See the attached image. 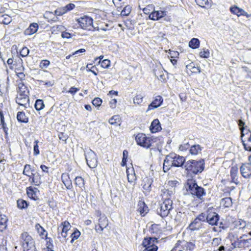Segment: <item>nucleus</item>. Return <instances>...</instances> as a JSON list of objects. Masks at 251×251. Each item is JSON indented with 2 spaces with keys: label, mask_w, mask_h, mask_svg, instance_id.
Instances as JSON below:
<instances>
[{
  "label": "nucleus",
  "mask_w": 251,
  "mask_h": 251,
  "mask_svg": "<svg viewBox=\"0 0 251 251\" xmlns=\"http://www.w3.org/2000/svg\"><path fill=\"white\" fill-rule=\"evenodd\" d=\"M221 204L225 207H229L232 205V199L229 197L222 199L221 201Z\"/></svg>",
  "instance_id": "36"
},
{
  "label": "nucleus",
  "mask_w": 251,
  "mask_h": 251,
  "mask_svg": "<svg viewBox=\"0 0 251 251\" xmlns=\"http://www.w3.org/2000/svg\"><path fill=\"white\" fill-rule=\"evenodd\" d=\"M189 148V145L188 143H185L183 145H181L179 147V150L181 151H184L188 149Z\"/></svg>",
  "instance_id": "62"
},
{
  "label": "nucleus",
  "mask_w": 251,
  "mask_h": 251,
  "mask_svg": "<svg viewBox=\"0 0 251 251\" xmlns=\"http://www.w3.org/2000/svg\"><path fill=\"white\" fill-rule=\"evenodd\" d=\"M126 174L129 182H134L136 180V176L133 167L127 168Z\"/></svg>",
  "instance_id": "22"
},
{
  "label": "nucleus",
  "mask_w": 251,
  "mask_h": 251,
  "mask_svg": "<svg viewBox=\"0 0 251 251\" xmlns=\"http://www.w3.org/2000/svg\"><path fill=\"white\" fill-rule=\"evenodd\" d=\"M38 25L36 23L30 24L29 26L25 31V35H30L35 33L38 29Z\"/></svg>",
  "instance_id": "25"
},
{
  "label": "nucleus",
  "mask_w": 251,
  "mask_h": 251,
  "mask_svg": "<svg viewBox=\"0 0 251 251\" xmlns=\"http://www.w3.org/2000/svg\"><path fill=\"white\" fill-rule=\"evenodd\" d=\"M135 140L137 145L147 149L151 146L153 141L151 137H147L143 133L137 134L135 136Z\"/></svg>",
  "instance_id": "5"
},
{
  "label": "nucleus",
  "mask_w": 251,
  "mask_h": 251,
  "mask_svg": "<svg viewBox=\"0 0 251 251\" xmlns=\"http://www.w3.org/2000/svg\"><path fill=\"white\" fill-rule=\"evenodd\" d=\"M70 224L68 221H66L62 223L57 229L58 238H61V237L66 238L68 235V231L70 229Z\"/></svg>",
  "instance_id": "9"
},
{
  "label": "nucleus",
  "mask_w": 251,
  "mask_h": 251,
  "mask_svg": "<svg viewBox=\"0 0 251 251\" xmlns=\"http://www.w3.org/2000/svg\"><path fill=\"white\" fill-rule=\"evenodd\" d=\"M17 119L19 122L26 123L28 122V118L25 113L23 112H18L17 115Z\"/></svg>",
  "instance_id": "33"
},
{
  "label": "nucleus",
  "mask_w": 251,
  "mask_h": 251,
  "mask_svg": "<svg viewBox=\"0 0 251 251\" xmlns=\"http://www.w3.org/2000/svg\"><path fill=\"white\" fill-rule=\"evenodd\" d=\"M93 64H87L86 69L87 71H91L95 75H97L98 70L95 66H93Z\"/></svg>",
  "instance_id": "44"
},
{
  "label": "nucleus",
  "mask_w": 251,
  "mask_h": 251,
  "mask_svg": "<svg viewBox=\"0 0 251 251\" xmlns=\"http://www.w3.org/2000/svg\"><path fill=\"white\" fill-rule=\"evenodd\" d=\"M85 155L88 166L91 168H96L98 164L96 154L91 150H89Z\"/></svg>",
  "instance_id": "7"
},
{
  "label": "nucleus",
  "mask_w": 251,
  "mask_h": 251,
  "mask_svg": "<svg viewBox=\"0 0 251 251\" xmlns=\"http://www.w3.org/2000/svg\"><path fill=\"white\" fill-rule=\"evenodd\" d=\"M209 51L208 49H203L202 50L200 51V56L201 57L208 58L209 56Z\"/></svg>",
  "instance_id": "48"
},
{
  "label": "nucleus",
  "mask_w": 251,
  "mask_h": 251,
  "mask_svg": "<svg viewBox=\"0 0 251 251\" xmlns=\"http://www.w3.org/2000/svg\"><path fill=\"white\" fill-rule=\"evenodd\" d=\"M44 18L49 22H56L58 20V18L55 15L54 13L50 11H46L44 14Z\"/></svg>",
  "instance_id": "27"
},
{
  "label": "nucleus",
  "mask_w": 251,
  "mask_h": 251,
  "mask_svg": "<svg viewBox=\"0 0 251 251\" xmlns=\"http://www.w3.org/2000/svg\"><path fill=\"white\" fill-rule=\"evenodd\" d=\"M200 41L197 38H192L189 43V46L193 49H198L200 46Z\"/></svg>",
  "instance_id": "35"
},
{
  "label": "nucleus",
  "mask_w": 251,
  "mask_h": 251,
  "mask_svg": "<svg viewBox=\"0 0 251 251\" xmlns=\"http://www.w3.org/2000/svg\"><path fill=\"white\" fill-rule=\"evenodd\" d=\"M163 100V99L161 96H156L154 100L149 105L147 112L149 110H153L160 106L162 104Z\"/></svg>",
  "instance_id": "15"
},
{
  "label": "nucleus",
  "mask_w": 251,
  "mask_h": 251,
  "mask_svg": "<svg viewBox=\"0 0 251 251\" xmlns=\"http://www.w3.org/2000/svg\"><path fill=\"white\" fill-rule=\"evenodd\" d=\"M173 195L174 192L172 190L166 189L161 190V196L163 201L160 204L159 209L157 210V212L162 217L167 216L173 209V201L171 198Z\"/></svg>",
  "instance_id": "1"
},
{
  "label": "nucleus",
  "mask_w": 251,
  "mask_h": 251,
  "mask_svg": "<svg viewBox=\"0 0 251 251\" xmlns=\"http://www.w3.org/2000/svg\"><path fill=\"white\" fill-rule=\"evenodd\" d=\"M80 235V232L79 231H78L77 229H76L75 230L71 235V237H72V240L71 241V242L72 243L75 241V240L77 239Z\"/></svg>",
  "instance_id": "46"
},
{
  "label": "nucleus",
  "mask_w": 251,
  "mask_h": 251,
  "mask_svg": "<svg viewBox=\"0 0 251 251\" xmlns=\"http://www.w3.org/2000/svg\"><path fill=\"white\" fill-rule=\"evenodd\" d=\"M138 211L140 212V214H143V215L148 212V207L144 201H140L138 202Z\"/></svg>",
  "instance_id": "28"
},
{
  "label": "nucleus",
  "mask_w": 251,
  "mask_h": 251,
  "mask_svg": "<svg viewBox=\"0 0 251 251\" xmlns=\"http://www.w3.org/2000/svg\"><path fill=\"white\" fill-rule=\"evenodd\" d=\"M186 69L188 74L189 73H199L200 72V68L198 66V64H188L186 66Z\"/></svg>",
  "instance_id": "21"
},
{
  "label": "nucleus",
  "mask_w": 251,
  "mask_h": 251,
  "mask_svg": "<svg viewBox=\"0 0 251 251\" xmlns=\"http://www.w3.org/2000/svg\"><path fill=\"white\" fill-rule=\"evenodd\" d=\"M219 220V215L214 212H209L207 215V221L206 222L209 223V224L211 225H217L218 222Z\"/></svg>",
  "instance_id": "13"
},
{
  "label": "nucleus",
  "mask_w": 251,
  "mask_h": 251,
  "mask_svg": "<svg viewBox=\"0 0 251 251\" xmlns=\"http://www.w3.org/2000/svg\"><path fill=\"white\" fill-rule=\"evenodd\" d=\"M187 190L191 195L196 196L200 200H202L205 196L204 189L198 185L196 180L194 179H188L187 181Z\"/></svg>",
  "instance_id": "2"
},
{
  "label": "nucleus",
  "mask_w": 251,
  "mask_h": 251,
  "mask_svg": "<svg viewBox=\"0 0 251 251\" xmlns=\"http://www.w3.org/2000/svg\"><path fill=\"white\" fill-rule=\"evenodd\" d=\"M143 97L141 95H137L133 99V102L135 104H140L143 101Z\"/></svg>",
  "instance_id": "51"
},
{
  "label": "nucleus",
  "mask_w": 251,
  "mask_h": 251,
  "mask_svg": "<svg viewBox=\"0 0 251 251\" xmlns=\"http://www.w3.org/2000/svg\"><path fill=\"white\" fill-rule=\"evenodd\" d=\"M29 53V50L27 48L25 47L23 48L22 50L20 51V55L22 56H26L28 55Z\"/></svg>",
  "instance_id": "57"
},
{
  "label": "nucleus",
  "mask_w": 251,
  "mask_h": 251,
  "mask_svg": "<svg viewBox=\"0 0 251 251\" xmlns=\"http://www.w3.org/2000/svg\"><path fill=\"white\" fill-rule=\"evenodd\" d=\"M80 26L84 29L91 30L93 27V19L88 16H83L77 20Z\"/></svg>",
  "instance_id": "8"
},
{
  "label": "nucleus",
  "mask_w": 251,
  "mask_h": 251,
  "mask_svg": "<svg viewBox=\"0 0 251 251\" xmlns=\"http://www.w3.org/2000/svg\"><path fill=\"white\" fill-rule=\"evenodd\" d=\"M238 169L237 167H232L230 170V175L232 178L235 177L237 174Z\"/></svg>",
  "instance_id": "58"
},
{
  "label": "nucleus",
  "mask_w": 251,
  "mask_h": 251,
  "mask_svg": "<svg viewBox=\"0 0 251 251\" xmlns=\"http://www.w3.org/2000/svg\"><path fill=\"white\" fill-rule=\"evenodd\" d=\"M67 10L65 9H58L54 11V14L56 16H61L65 13Z\"/></svg>",
  "instance_id": "56"
},
{
  "label": "nucleus",
  "mask_w": 251,
  "mask_h": 251,
  "mask_svg": "<svg viewBox=\"0 0 251 251\" xmlns=\"http://www.w3.org/2000/svg\"><path fill=\"white\" fill-rule=\"evenodd\" d=\"M3 129L5 134V136L8 135V128L6 126V124L4 122V118L2 111H0V130Z\"/></svg>",
  "instance_id": "24"
},
{
  "label": "nucleus",
  "mask_w": 251,
  "mask_h": 251,
  "mask_svg": "<svg viewBox=\"0 0 251 251\" xmlns=\"http://www.w3.org/2000/svg\"><path fill=\"white\" fill-rule=\"evenodd\" d=\"M201 150V147L199 145H195L191 147L190 152L191 154H197Z\"/></svg>",
  "instance_id": "39"
},
{
  "label": "nucleus",
  "mask_w": 251,
  "mask_h": 251,
  "mask_svg": "<svg viewBox=\"0 0 251 251\" xmlns=\"http://www.w3.org/2000/svg\"><path fill=\"white\" fill-rule=\"evenodd\" d=\"M14 65H15V71L23 72L24 68L23 67L22 64H14Z\"/></svg>",
  "instance_id": "60"
},
{
  "label": "nucleus",
  "mask_w": 251,
  "mask_h": 251,
  "mask_svg": "<svg viewBox=\"0 0 251 251\" xmlns=\"http://www.w3.org/2000/svg\"><path fill=\"white\" fill-rule=\"evenodd\" d=\"M38 142H39L38 140H35L34 142V145L33 147V153L35 155H37L40 153L39 147L38 145Z\"/></svg>",
  "instance_id": "53"
},
{
  "label": "nucleus",
  "mask_w": 251,
  "mask_h": 251,
  "mask_svg": "<svg viewBox=\"0 0 251 251\" xmlns=\"http://www.w3.org/2000/svg\"><path fill=\"white\" fill-rule=\"evenodd\" d=\"M157 239L155 237L145 238L141 245L144 248L143 251H157V246L155 243H157Z\"/></svg>",
  "instance_id": "6"
},
{
  "label": "nucleus",
  "mask_w": 251,
  "mask_h": 251,
  "mask_svg": "<svg viewBox=\"0 0 251 251\" xmlns=\"http://www.w3.org/2000/svg\"><path fill=\"white\" fill-rule=\"evenodd\" d=\"M181 248V241L178 240L177 241L176 244H175V247L172 250V251H184Z\"/></svg>",
  "instance_id": "47"
},
{
  "label": "nucleus",
  "mask_w": 251,
  "mask_h": 251,
  "mask_svg": "<svg viewBox=\"0 0 251 251\" xmlns=\"http://www.w3.org/2000/svg\"><path fill=\"white\" fill-rule=\"evenodd\" d=\"M8 219L4 215H0V231H3L7 227Z\"/></svg>",
  "instance_id": "30"
},
{
  "label": "nucleus",
  "mask_w": 251,
  "mask_h": 251,
  "mask_svg": "<svg viewBox=\"0 0 251 251\" xmlns=\"http://www.w3.org/2000/svg\"><path fill=\"white\" fill-rule=\"evenodd\" d=\"M196 219L198 220L201 223V222H206L207 221V215L205 214L202 213L200 214Z\"/></svg>",
  "instance_id": "52"
},
{
  "label": "nucleus",
  "mask_w": 251,
  "mask_h": 251,
  "mask_svg": "<svg viewBox=\"0 0 251 251\" xmlns=\"http://www.w3.org/2000/svg\"><path fill=\"white\" fill-rule=\"evenodd\" d=\"M131 12V7L129 5L126 6L124 9L122 10L121 15L122 16H127Z\"/></svg>",
  "instance_id": "45"
},
{
  "label": "nucleus",
  "mask_w": 251,
  "mask_h": 251,
  "mask_svg": "<svg viewBox=\"0 0 251 251\" xmlns=\"http://www.w3.org/2000/svg\"><path fill=\"white\" fill-rule=\"evenodd\" d=\"M62 182L64 183L67 189H71L73 185L71 180L70 179L69 175L66 174H63L61 176Z\"/></svg>",
  "instance_id": "23"
},
{
  "label": "nucleus",
  "mask_w": 251,
  "mask_h": 251,
  "mask_svg": "<svg viewBox=\"0 0 251 251\" xmlns=\"http://www.w3.org/2000/svg\"><path fill=\"white\" fill-rule=\"evenodd\" d=\"M18 96L28 97L29 91L28 89L22 82L18 84Z\"/></svg>",
  "instance_id": "19"
},
{
  "label": "nucleus",
  "mask_w": 251,
  "mask_h": 251,
  "mask_svg": "<svg viewBox=\"0 0 251 251\" xmlns=\"http://www.w3.org/2000/svg\"><path fill=\"white\" fill-rule=\"evenodd\" d=\"M171 156L170 154L167 155L164 160L163 170L164 172H168L172 167H174Z\"/></svg>",
  "instance_id": "17"
},
{
  "label": "nucleus",
  "mask_w": 251,
  "mask_h": 251,
  "mask_svg": "<svg viewBox=\"0 0 251 251\" xmlns=\"http://www.w3.org/2000/svg\"><path fill=\"white\" fill-rule=\"evenodd\" d=\"M35 228L40 235H44V233L45 232V230L39 224H37L35 225Z\"/></svg>",
  "instance_id": "54"
},
{
  "label": "nucleus",
  "mask_w": 251,
  "mask_h": 251,
  "mask_svg": "<svg viewBox=\"0 0 251 251\" xmlns=\"http://www.w3.org/2000/svg\"><path fill=\"white\" fill-rule=\"evenodd\" d=\"M109 122L111 125L118 124L120 125L121 123V118L119 115H114L109 119Z\"/></svg>",
  "instance_id": "40"
},
{
  "label": "nucleus",
  "mask_w": 251,
  "mask_h": 251,
  "mask_svg": "<svg viewBox=\"0 0 251 251\" xmlns=\"http://www.w3.org/2000/svg\"><path fill=\"white\" fill-rule=\"evenodd\" d=\"M179 55V53L178 51L174 50L171 51L170 50L169 55H168V57L170 58V61L172 63H173V61L176 62V58H178Z\"/></svg>",
  "instance_id": "38"
},
{
  "label": "nucleus",
  "mask_w": 251,
  "mask_h": 251,
  "mask_svg": "<svg viewBox=\"0 0 251 251\" xmlns=\"http://www.w3.org/2000/svg\"><path fill=\"white\" fill-rule=\"evenodd\" d=\"M15 72L17 75V76L21 79H22L25 77V75L23 72H18L15 71Z\"/></svg>",
  "instance_id": "63"
},
{
  "label": "nucleus",
  "mask_w": 251,
  "mask_h": 251,
  "mask_svg": "<svg viewBox=\"0 0 251 251\" xmlns=\"http://www.w3.org/2000/svg\"><path fill=\"white\" fill-rule=\"evenodd\" d=\"M230 10L232 13L236 15L238 17L240 16H245L247 18L251 17V14H248L244 9L236 6L231 7Z\"/></svg>",
  "instance_id": "14"
},
{
  "label": "nucleus",
  "mask_w": 251,
  "mask_h": 251,
  "mask_svg": "<svg viewBox=\"0 0 251 251\" xmlns=\"http://www.w3.org/2000/svg\"><path fill=\"white\" fill-rule=\"evenodd\" d=\"M204 161L203 159L199 161L190 160L187 161L184 165V168L187 173L190 174L196 175L201 173L204 170Z\"/></svg>",
  "instance_id": "3"
},
{
  "label": "nucleus",
  "mask_w": 251,
  "mask_h": 251,
  "mask_svg": "<svg viewBox=\"0 0 251 251\" xmlns=\"http://www.w3.org/2000/svg\"><path fill=\"white\" fill-rule=\"evenodd\" d=\"M16 101L18 104L25 107L26 104L28 103L29 97L17 96Z\"/></svg>",
  "instance_id": "26"
},
{
  "label": "nucleus",
  "mask_w": 251,
  "mask_h": 251,
  "mask_svg": "<svg viewBox=\"0 0 251 251\" xmlns=\"http://www.w3.org/2000/svg\"><path fill=\"white\" fill-rule=\"evenodd\" d=\"M202 226L201 223L196 218L189 225L190 229L193 231L199 229Z\"/></svg>",
  "instance_id": "29"
},
{
  "label": "nucleus",
  "mask_w": 251,
  "mask_h": 251,
  "mask_svg": "<svg viewBox=\"0 0 251 251\" xmlns=\"http://www.w3.org/2000/svg\"><path fill=\"white\" fill-rule=\"evenodd\" d=\"M195 1L197 4L201 7L209 5L208 0H195Z\"/></svg>",
  "instance_id": "49"
},
{
  "label": "nucleus",
  "mask_w": 251,
  "mask_h": 251,
  "mask_svg": "<svg viewBox=\"0 0 251 251\" xmlns=\"http://www.w3.org/2000/svg\"><path fill=\"white\" fill-rule=\"evenodd\" d=\"M161 129L160 122L158 119H154L151 123L150 130L152 133H155Z\"/></svg>",
  "instance_id": "20"
},
{
  "label": "nucleus",
  "mask_w": 251,
  "mask_h": 251,
  "mask_svg": "<svg viewBox=\"0 0 251 251\" xmlns=\"http://www.w3.org/2000/svg\"><path fill=\"white\" fill-rule=\"evenodd\" d=\"M241 175L245 178L251 176V165L250 164H242L240 168Z\"/></svg>",
  "instance_id": "12"
},
{
  "label": "nucleus",
  "mask_w": 251,
  "mask_h": 251,
  "mask_svg": "<svg viewBox=\"0 0 251 251\" xmlns=\"http://www.w3.org/2000/svg\"><path fill=\"white\" fill-rule=\"evenodd\" d=\"M34 171V169L31 168V165H30L29 164H26L24 166L23 174L29 177L30 175L28 174V173L30 171L33 172Z\"/></svg>",
  "instance_id": "42"
},
{
  "label": "nucleus",
  "mask_w": 251,
  "mask_h": 251,
  "mask_svg": "<svg viewBox=\"0 0 251 251\" xmlns=\"http://www.w3.org/2000/svg\"><path fill=\"white\" fill-rule=\"evenodd\" d=\"M29 180L36 186H39L42 183L41 176L38 174L35 177L29 176Z\"/></svg>",
  "instance_id": "31"
},
{
  "label": "nucleus",
  "mask_w": 251,
  "mask_h": 251,
  "mask_svg": "<svg viewBox=\"0 0 251 251\" xmlns=\"http://www.w3.org/2000/svg\"><path fill=\"white\" fill-rule=\"evenodd\" d=\"M85 51V49H81L80 50H78L75 51L74 53H73L72 55H70L69 56H67L66 58H70L71 57H73L74 55H75V56H76V55L77 54H79L80 53L84 52Z\"/></svg>",
  "instance_id": "59"
},
{
  "label": "nucleus",
  "mask_w": 251,
  "mask_h": 251,
  "mask_svg": "<svg viewBox=\"0 0 251 251\" xmlns=\"http://www.w3.org/2000/svg\"><path fill=\"white\" fill-rule=\"evenodd\" d=\"M20 242L24 251H37L33 239L27 232H24L21 234Z\"/></svg>",
  "instance_id": "4"
},
{
  "label": "nucleus",
  "mask_w": 251,
  "mask_h": 251,
  "mask_svg": "<svg viewBox=\"0 0 251 251\" xmlns=\"http://www.w3.org/2000/svg\"><path fill=\"white\" fill-rule=\"evenodd\" d=\"M75 184L81 190L84 188V180L81 176H76L75 178Z\"/></svg>",
  "instance_id": "32"
},
{
  "label": "nucleus",
  "mask_w": 251,
  "mask_h": 251,
  "mask_svg": "<svg viewBox=\"0 0 251 251\" xmlns=\"http://www.w3.org/2000/svg\"><path fill=\"white\" fill-rule=\"evenodd\" d=\"M165 15H166L165 11H154L150 14L149 18L152 20H158Z\"/></svg>",
  "instance_id": "18"
},
{
  "label": "nucleus",
  "mask_w": 251,
  "mask_h": 251,
  "mask_svg": "<svg viewBox=\"0 0 251 251\" xmlns=\"http://www.w3.org/2000/svg\"><path fill=\"white\" fill-rule=\"evenodd\" d=\"M123 159L121 163V165L124 166L126 165V159L128 156V151L126 150H124L123 152Z\"/></svg>",
  "instance_id": "50"
},
{
  "label": "nucleus",
  "mask_w": 251,
  "mask_h": 251,
  "mask_svg": "<svg viewBox=\"0 0 251 251\" xmlns=\"http://www.w3.org/2000/svg\"><path fill=\"white\" fill-rule=\"evenodd\" d=\"M44 106L43 100L39 99L36 100L34 106L37 110H42L44 107Z\"/></svg>",
  "instance_id": "43"
},
{
  "label": "nucleus",
  "mask_w": 251,
  "mask_h": 251,
  "mask_svg": "<svg viewBox=\"0 0 251 251\" xmlns=\"http://www.w3.org/2000/svg\"><path fill=\"white\" fill-rule=\"evenodd\" d=\"M17 204L18 207L21 209H25L27 208L28 206L26 201L22 199L18 200L17 201Z\"/></svg>",
  "instance_id": "41"
},
{
  "label": "nucleus",
  "mask_w": 251,
  "mask_h": 251,
  "mask_svg": "<svg viewBox=\"0 0 251 251\" xmlns=\"http://www.w3.org/2000/svg\"><path fill=\"white\" fill-rule=\"evenodd\" d=\"M245 136L244 134L242 132V141L244 147L246 151H251V141H246V138H244Z\"/></svg>",
  "instance_id": "34"
},
{
  "label": "nucleus",
  "mask_w": 251,
  "mask_h": 251,
  "mask_svg": "<svg viewBox=\"0 0 251 251\" xmlns=\"http://www.w3.org/2000/svg\"><path fill=\"white\" fill-rule=\"evenodd\" d=\"M172 157V162L174 167H181L184 163L185 158L182 156L177 155L175 153H170Z\"/></svg>",
  "instance_id": "11"
},
{
  "label": "nucleus",
  "mask_w": 251,
  "mask_h": 251,
  "mask_svg": "<svg viewBox=\"0 0 251 251\" xmlns=\"http://www.w3.org/2000/svg\"><path fill=\"white\" fill-rule=\"evenodd\" d=\"M12 19L8 15H3L0 16V22L4 25H8L11 23Z\"/></svg>",
  "instance_id": "37"
},
{
  "label": "nucleus",
  "mask_w": 251,
  "mask_h": 251,
  "mask_svg": "<svg viewBox=\"0 0 251 251\" xmlns=\"http://www.w3.org/2000/svg\"><path fill=\"white\" fill-rule=\"evenodd\" d=\"M75 7V5L74 4H69L66 6L64 9H65V10H67V11L69 10H71L73 9Z\"/></svg>",
  "instance_id": "64"
},
{
  "label": "nucleus",
  "mask_w": 251,
  "mask_h": 251,
  "mask_svg": "<svg viewBox=\"0 0 251 251\" xmlns=\"http://www.w3.org/2000/svg\"><path fill=\"white\" fill-rule=\"evenodd\" d=\"M99 227L96 226L95 229L97 232L101 233L104 228L108 225V221L107 217L104 215L100 216L99 220Z\"/></svg>",
  "instance_id": "10"
},
{
  "label": "nucleus",
  "mask_w": 251,
  "mask_h": 251,
  "mask_svg": "<svg viewBox=\"0 0 251 251\" xmlns=\"http://www.w3.org/2000/svg\"><path fill=\"white\" fill-rule=\"evenodd\" d=\"M181 248L185 251H194L196 248L195 241H181Z\"/></svg>",
  "instance_id": "16"
},
{
  "label": "nucleus",
  "mask_w": 251,
  "mask_h": 251,
  "mask_svg": "<svg viewBox=\"0 0 251 251\" xmlns=\"http://www.w3.org/2000/svg\"><path fill=\"white\" fill-rule=\"evenodd\" d=\"M79 89L75 87H72L70 88L69 91H67V93H70L72 95H74Z\"/></svg>",
  "instance_id": "61"
},
{
  "label": "nucleus",
  "mask_w": 251,
  "mask_h": 251,
  "mask_svg": "<svg viewBox=\"0 0 251 251\" xmlns=\"http://www.w3.org/2000/svg\"><path fill=\"white\" fill-rule=\"evenodd\" d=\"M102 100L99 98H95L93 101L92 103L95 106H99L101 104Z\"/></svg>",
  "instance_id": "55"
}]
</instances>
